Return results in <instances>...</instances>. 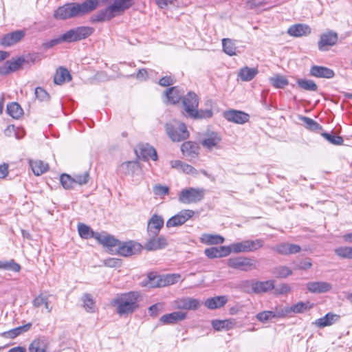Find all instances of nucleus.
Returning <instances> with one entry per match:
<instances>
[{
    "label": "nucleus",
    "instance_id": "nucleus-64",
    "mask_svg": "<svg viewBox=\"0 0 352 352\" xmlns=\"http://www.w3.org/2000/svg\"><path fill=\"white\" fill-rule=\"evenodd\" d=\"M62 42H66V41L63 38V34L56 38L52 39L51 41L43 43V47L47 49L50 48Z\"/></svg>",
    "mask_w": 352,
    "mask_h": 352
},
{
    "label": "nucleus",
    "instance_id": "nucleus-63",
    "mask_svg": "<svg viewBox=\"0 0 352 352\" xmlns=\"http://www.w3.org/2000/svg\"><path fill=\"white\" fill-rule=\"evenodd\" d=\"M179 171L188 175H196L197 174V170L193 166L184 162Z\"/></svg>",
    "mask_w": 352,
    "mask_h": 352
},
{
    "label": "nucleus",
    "instance_id": "nucleus-24",
    "mask_svg": "<svg viewBox=\"0 0 352 352\" xmlns=\"http://www.w3.org/2000/svg\"><path fill=\"white\" fill-rule=\"evenodd\" d=\"M311 32L310 28L304 23H296L288 29V34L293 36H302L309 34Z\"/></svg>",
    "mask_w": 352,
    "mask_h": 352
},
{
    "label": "nucleus",
    "instance_id": "nucleus-15",
    "mask_svg": "<svg viewBox=\"0 0 352 352\" xmlns=\"http://www.w3.org/2000/svg\"><path fill=\"white\" fill-rule=\"evenodd\" d=\"M223 116L228 121L239 124L247 122L250 118L248 113L234 109L225 111Z\"/></svg>",
    "mask_w": 352,
    "mask_h": 352
},
{
    "label": "nucleus",
    "instance_id": "nucleus-41",
    "mask_svg": "<svg viewBox=\"0 0 352 352\" xmlns=\"http://www.w3.org/2000/svg\"><path fill=\"white\" fill-rule=\"evenodd\" d=\"M31 325L32 324L30 323H28L23 326L18 327L8 331L4 332L3 333V336L10 338H14L15 337L21 334L22 332L27 331L28 330H29Z\"/></svg>",
    "mask_w": 352,
    "mask_h": 352
},
{
    "label": "nucleus",
    "instance_id": "nucleus-34",
    "mask_svg": "<svg viewBox=\"0 0 352 352\" xmlns=\"http://www.w3.org/2000/svg\"><path fill=\"white\" fill-rule=\"evenodd\" d=\"M197 148L196 144L190 141L185 142L181 146L182 153L190 157H195L197 155Z\"/></svg>",
    "mask_w": 352,
    "mask_h": 352
},
{
    "label": "nucleus",
    "instance_id": "nucleus-54",
    "mask_svg": "<svg viewBox=\"0 0 352 352\" xmlns=\"http://www.w3.org/2000/svg\"><path fill=\"white\" fill-rule=\"evenodd\" d=\"M60 183L64 188L70 189L74 187V178L67 174H63L60 178Z\"/></svg>",
    "mask_w": 352,
    "mask_h": 352
},
{
    "label": "nucleus",
    "instance_id": "nucleus-16",
    "mask_svg": "<svg viewBox=\"0 0 352 352\" xmlns=\"http://www.w3.org/2000/svg\"><path fill=\"white\" fill-rule=\"evenodd\" d=\"M164 226V219L161 216L153 214L148 221L147 231L149 236L155 237Z\"/></svg>",
    "mask_w": 352,
    "mask_h": 352
},
{
    "label": "nucleus",
    "instance_id": "nucleus-31",
    "mask_svg": "<svg viewBox=\"0 0 352 352\" xmlns=\"http://www.w3.org/2000/svg\"><path fill=\"white\" fill-rule=\"evenodd\" d=\"M72 76L69 71L64 67H59L54 75V82L56 85H62L66 81H70Z\"/></svg>",
    "mask_w": 352,
    "mask_h": 352
},
{
    "label": "nucleus",
    "instance_id": "nucleus-3",
    "mask_svg": "<svg viewBox=\"0 0 352 352\" xmlns=\"http://www.w3.org/2000/svg\"><path fill=\"white\" fill-rule=\"evenodd\" d=\"M182 104L184 111L189 117L194 119L209 118L212 116V111L211 109L205 110H198L199 98L197 95L192 92H188L182 98Z\"/></svg>",
    "mask_w": 352,
    "mask_h": 352
},
{
    "label": "nucleus",
    "instance_id": "nucleus-5",
    "mask_svg": "<svg viewBox=\"0 0 352 352\" xmlns=\"http://www.w3.org/2000/svg\"><path fill=\"white\" fill-rule=\"evenodd\" d=\"M133 3V0H115L111 6L106 9L101 20H110L116 15L120 14L125 10L129 8Z\"/></svg>",
    "mask_w": 352,
    "mask_h": 352
},
{
    "label": "nucleus",
    "instance_id": "nucleus-47",
    "mask_svg": "<svg viewBox=\"0 0 352 352\" xmlns=\"http://www.w3.org/2000/svg\"><path fill=\"white\" fill-rule=\"evenodd\" d=\"M1 269L17 272L20 271L21 267L18 263L11 260L9 261H0V270Z\"/></svg>",
    "mask_w": 352,
    "mask_h": 352
},
{
    "label": "nucleus",
    "instance_id": "nucleus-2",
    "mask_svg": "<svg viewBox=\"0 0 352 352\" xmlns=\"http://www.w3.org/2000/svg\"><path fill=\"white\" fill-rule=\"evenodd\" d=\"M140 294L138 292H130L122 294L113 300V305L116 307V311L120 316L129 315L133 313L138 307V303Z\"/></svg>",
    "mask_w": 352,
    "mask_h": 352
},
{
    "label": "nucleus",
    "instance_id": "nucleus-56",
    "mask_svg": "<svg viewBox=\"0 0 352 352\" xmlns=\"http://www.w3.org/2000/svg\"><path fill=\"white\" fill-rule=\"evenodd\" d=\"M36 98L40 101H47L50 98L48 93L42 87H38L34 91Z\"/></svg>",
    "mask_w": 352,
    "mask_h": 352
},
{
    "label": "nucleus",
    "instance_id": "nucleus-23",
    "mask_svg": "<svg viewBox=\"0 0 352 352\" xmlns=\"http://www.w3.org/2000/svg\"><path fill=\"white\" fill-rule=\"evenodd\" d=\"M273 249L280 254L287 255L299 252L301 248L298 245L283 243L277 245Z\"/></svg>",
    "mask_w": 352,
    "mask_h": 352
},
{
    "label": "nucleus",
    "instance_id": "nucleus-8",
    "mask_svg": "<svg viewBox=\"0 0 352 352\" xmlns=\"http://www.w3.org/2000/svg\"><path fill=\"white\" fill-rule=\"evenodd\" d=\"M166 128L168 136L173 142H180L188 138V131L184 123L178 122L175 125L167 124Z\"/></svg>",
    "mask_w": 352,
    "mask_h": 352
},
{
    "label": "nucleus",
    "instance_id": "nucleus-60",
    "mask_svg": "<svg viewBox=\"0 0 352 352\" xmlns=\"http://www.w3.org/2000/svg\"><path fill=\"white\" fill-rule=\"evenodd\" d=\"M169 188L168 186H162L160 184H157L153 186V192L156 195L158 196H164L168 193Z\"/></svg>",
    "mask_w": 352,
    "mask_h": 352
},
{
    "label": "nucleus",
    "instance_id": "nucleus-26",
    "mask_svg": "<svg viewBox=\"0 0 352 352\" xmlns=\"http://www.w3.org/2000/svg\"><path fill=\"white\" fill-rule=\"evenodd\" d=\"M228 302V298L226 296H219L208 298L204 304L210 309H215L223 307Z\"/></svg>",
    "mask_w": 352,
    "mask_h": 352
},
{
    "label": "nucleus",
    "instance_id": "nucleus-57",
    "mask_svg": "<svg viewBox=\"0 0 352 352\" xmlns=\"http://www.w3.org/2000/svg\"><path fill=\"white\" fill-rule=\"evenodd\" d=\"M330 45V34H322L318 43V47L320 50H327V46Z\"/></svg>",
    "mask_w": 352,
    "mask_h": 352
},
{
    "label": "nucleus",
    "instance_id": "nucleus-12",
    "mask_svg": "<svg viewBox=\"0 0 352 352\" xmlns=\"http://www.w3.org/2000/svg\"><path fill=\"white\" fill-rule=\"evenodd\" d=\"M142 248V246L140 243L130 241L124 243L120 241V244L116 250L118 254L123 256H129L140 253Z\"/></svg>",
    "mask_w": 352,
    "mask_h": 352
},
{
    "label": "nucleus",
    "instance_id": "nucleus-36",
    "mask_svg": "<svg viewBox=\"0 0 352 352\" xmlns=\"http://www.w3.org/2000/svg\"><path fill=\"white\" fill-rule=\"evenodd\" d=\"M30 165L35 175L39 176L46 172L48 164L41 160L30 161Z\"/></svg>",
    "mask_w": 352,
    "mask_h": 352
},
{
    "label": "nucleus",
    "instance_id": "nucleus-1",
    "mask_svg": "<svg viewBox=\"0 0 352 352\" xmlns=\"http://www.w3.org/2000/svg\"><path fill=\"white\" fill-rule=\"evenodd\" d=\"M108 1L87 0L82 3H67L58 8L54 12V16L57 20H65L71 17L81 16L96 9L100 3H105Z\"/></svg>",
    "mask_w": 352,
    "mask_h": 352
},
{
    "label": "nucleus",
    "instance_id": "nucleus-51",
    "mask_svg": "<svg viewBox=\"0 0 352 352\" xmlns=\"http://www.w3.org/2000/svg\"><path fill=\"white\" fill-rule=\"evenodd\" d=\"M334 252L337 256L342 258H350L351 247L349 246H340L334 250Z\"/></svg>",
    "mask_w": 352,
    "mask_h": 352
},
{
    "label": "nucleus",
    "instance_id": "nucleus-46",
    "mask_svg": "<svg viewBox=\"0 0 352 352\" xmlns=\"http://www.w3.org/2000/svg\"><path fill=\"white\" fill-rule=\"evenodd\" d=\"M272 85L276 88H283L288 85L287 79L280 75H276L270 79Z\"/></svg>",
    "mask_w": 352,
    "mask_h": 352
},
{
    "label": "nucleus",
    "instance_id": "nucleus-48",
    "mask_svg": "<svg viewBox=\"0 0 352 352\" xmlns=\"http://www.w3.org/2000/svg\"><path fill=\"white\" fill-rule=\"evenodd\" d=\"M25 66H31L41 60L38 53L28 54L22 56Z\"/></svg>",
    "mask_w": 352,
    "mask_h": 352
},
{
    "label": "nucleus",
    "instance_id": "nucleus-25",
    "mask_svg": "<svg viewBox=\"0 0 352 352\" xmlns=\"http://www.w3.org/2000/svg\"><path fill=\"white\" fill-rule=\"evenodd\" d=\"M252 288L255 293H265L274 288V280L254 281Z\"/></svg>",
    "mask_w": 352,
    "mask_h": 352
},
{
    "label": "nucleus",
    "instance_id": "nucleus-44",
    "mask_svg": "<svg viewBox=\"0 0 352 352\" xmlns=\"http://www.w3.org/2000/svg\"><path fill=\"white\" fill-rule=\"evenodd\" d=\"M47 344L45 340H34L29 346L30 352H46Z\"/></svg>",
    "mask_w": 352,
    "mask_h": 352
},
{
    "label": "nucleus",
    "instance_id": "nucleus-13",
    "mask_svg": "<svg viewBox=\"0 0 352 352\" xmlns=\"http://www.w3.org/2000/svg\"><path fill=\"white\" fill-rule=\"evenodd\" d=\"M195 212L192 210H182L166 221V227L172 228L183 225L189 219L192 218Z\"/></svg>",
    "mask_w": 352,
    "mask_h": 352
},
{
    "label": "nucleus",
    "instance_id": "nucleus-33",
    "mask_svg": "<svg viewBox=\"0 0 352 352\" xmlns=\"http://www.w3.org/2000/svg\"><path fill=\"white\" fill-rule=\"evenodd\" d=\"M182 94L177 87L168 88L165 91L166 99L171 104L179 102L182 98Z\"/></svg>",
    "mask_w": 352,
    "mask_h": 352
},
{
    "label": "nucleus",
    "instance_id": "nucleus-14",
    "mask_svg": "<svg viewBox=\"0 0 352 352\" xmlns=\"http://www.w3.org/2000/svg\"><path fill=\"white\" fill-rule=\"evenodd\" d=\"M139 159L143 160H157V154L155 149L148 144H139L135 150Z\"/></svg>",
    "mask_w": 352,
    "mask_h": 352
},
{
    "label": "nucleus",
    "instance_id": "nucleus-61",
    "mask_svg": "<svg viewBox=\"0 0 352 352\" xmlns=\"http://www.w3.org/2000/svg\"><path fill=\"white\" fill-rule=\"evenodd\" d=\"M218 248V252L219 254V258H223L228 256L232 252L233 253L232 250V243L230 245L228 246H220Z\"/></svg>",
    "mask_w": 352,
    "mask_h": 352
},
{
    "label": "nucleus",
    "instance_id": "nucleus-6",
    "mask_svg": "<svg viewBox=\"0 0 352 352\" xmlns=\"http://www.w3.org/2000/svg\"><path fill=\"white\" fill-rule=\"evenodd\" d=\"M204 197V190L201 188H189L183 189L178 197L179 202L190 204L200 201Z\"/></svg>",
    "mask_w": 352,
    "mask_h": 352
},
{
    "label": "nucleus",
    "instance_id": "nucleus-53",
    "mask_svg": "<svg viewBox=\"0 0 352 352\" xmlns=\"http://www.w3.org/2000/svg\"><path fill=\"white\" fill-rule=\"evenodd\" d=\"M247 246V240H244L241 242L234 243H232L233 253L239 254L242 252H248Z\"/></svg>",
    "mask_w": 352,
    "mask_h": 352
},
{
    "label": "nucleus",
    "instance_id": "nucleus-18",
    "mask_svg": "<svg viewBox=\"0 0 352 352\" xmlns=\"http://www.w3.org/2000/svg\"><path fill=\"white\" fill-rule=\"evenodd\" d=\"M187 317V313L178 311L170 314L163 315L160 318V322L164 324H175L177 322L185 320Z\"/></svg>",
    "mask_w": 352,
    "mask_h": 352
},
{
    "label": "nucleus",
    "instance_id": "nucleus-62",
    "mask_svg": "<svg viewBox=\"0 0 352 352\" xmlns=\"http://www.w3.org/2000/svg\"><path fill=\"white\" fill-rule=\"evenodd\" d=\"M218 248L217 247H212L210 248H206L204 250L205 255L210 259L219 258V254L218 252Z\"/></svg>",
    "mask_w": 352,
    "mask_h": 352
},
{
    "label": "nucleus",
    "instance_id": "nucleus-20",
    "mask_svg": "<svg viewBox=\"0 0 352 352\" xmlns=\"http://www.w3.org/2000/svg\"><path fill=\"white\" fill-rule=\"evenodd\" d=\"M24 36L25 31L16 30L6 34L1 38V43L4 46H11L21 40Z\"/></svg>",
    "mask_w": 352,
    "mask_h": 352
},
{
    "label": "nucleus",
    "instance_id": "nucleus-11",
    "mask_svg": "<svg viewBox=\"0 0 352 352\" xmlns=\"http://www.w3.org/2000/svg\"><path fill=\"white\" fill-rule=\"evenodd\" d=\"M202 305V301L190 297L179 298L173 302L175 309L184 310H197Z\"/></svg>",
    "mask_w": 352,
    "mask_h": 352
},
{
    "label": "nucleus",
    "instance_id": "nucleus-42",
    "mask_svg": "<svg viewBox=\"0 0 352 352\" xmlns=\"http://www.w3.org/2000/svg\"><path fill=\"white\" fill-rule=\"evenodd\" d=\"M7 112L13 118H19L23 115V109L17 102H12L7 106Z\"/></svg>",
    "mask_w": 352,
    "mask_h": 352
},
{
    "label": "nucleus",
    "instance_id": "nucleus-59",
    "mask_svg": "<svg viewBox=\"0 0 352 352\" xmlns=\"http://www.w3.org/2000/svg\"><path fill=\"white\" fill-rule=\"evenodd\" d=\"M318 327H324L330 324V313H327L323 318H319L313 322Z\"/></svg>",
    "mask_w": 352,
    "mask_h": 352
},
{
    "label": "nucleus",
    "instance_id": "nucleus-27",
    "mask_svg": "<svg viewBox=\"0 0 352 352\" xmlns=\"http://www.w3.org/2000/svg\"><path fill=\"white\" fill-rule=\"evenodd\" d=\"M224 241L222 236L215 234L204 233L200 237V241L208 245L221 244Z\"/></svg>",
    "mask_w": 352,
    "mask_h": 352
},
{
    "label": "nucleus",
    "instance_id": "nucleus-40",
    "mask_svg": "<svg viewBox=\"0 0 352 352\" xmlns=\"http://www.w3.org/2000/svg\"><path fill=\"white\" fill-rule=\"evenodd\" d=\"M299 119L303 122L304 126L308 130L315 132H319L322 130V127L319 124L310 118L300 116Z\"/></svg>",
    "mask_w": 352,
    "mask_h": 352
},
{
    "label": "nucleus",
    "instance_id": "nucleus-28",
    "mask_svg": "<svg viewBox=\"0 0 352 352\" xmlns=\"http://www.w3.org/2000/svg\"><path fill=\"white\" fill-rule=\"evenodd\" d=\"M284 314L283 312V309H277L276 311H264L258 313L256 315V318L258 320L265 322L271 319L276 318H283Z\"/></svg>",
    "mask_w": 352,
    "mask_h": 352
},
{
    "label": "nucleus",
    "instance_id": "nucleus-52",
    "mask_svg": "<svg viewBox=\"0 0 352 352\" xmlns=\"http://www.w3.org/2000/svg\"><path fill=\"white\" fill-rule=\"evenodd\" d=\"M164 304L163 302H157L151 305L148 308V314L151 317H157L159 314L163 311Z\"/></svg>",
    "mask_w": 352,
    "mask_h": 352
},
{
    "label": "nucleus",
    "instance_id": "nucleus-9",
    "mask_svg": "<svg viewBox=\"0 0 352 352\" xmlns=\"http://www.w3.org/2000/svg\"><path fill=\"white\" fill-rule=\"evenodd\" d=\"M180 275L170 274L162 276H156L153 278L149 276V285L152 287H163L173 285L179 281Z\"/></svg>",
    "mask_w": 352,
    "mask_h": 352
},
{
    "label": "nucleus",
    "instance_id": "nucleus-7",
    "mask_svg": "<svg viewBox=\"0 0 352 352\" xmlns=\"http://www.w3.org/2000/svg\"><path fill=\"white\" fill-rule=\"evenodd\" d=\"M94 29L89 26H80L72 29L63 34V38L67 43L82 40L89 36Z\"/></svg>",
    "mask_w": 352,
    "mask_h": 352
},
{
    "label": "nucleus",
    "instance_id": "nucleus-49",
    "mask_svg": "<svg viewBox=\"0 0 352 352\" xmlns=\"http://www.w3.org/2000/svg\"><path fill=\"white\" fill-rule=\"evenodd\" d=\"M297 84L300 88L307 91H316L317 89L316 84L311 80L299 79Z\"/></svg>",
    "mask_w": 352,
    "mask_h": 352
},
{
    "label": "nucleus",
    "instance_id": "nucleus-29",
    "mask_svg": "<svg viewBox=\"0 0 352 352\" xmlns=\"http://www.w3.org/2000/svg\"><path fill=\"white\" fill-rule=\"evenodd\" d=\"M236 324L234 319L214 320L212 321V326L217 331L230 330Z\"/></svg>",
    "mask_w": 352,
    "mask_h": 352
},
{
    "label": "nucleus",
    "instance_id": "nucleus-17",
    "mask_svg": "<svg viewBox=\"0 0 352 352\" xmlns=\"http://www.w3.org/2000/svg\"><path fill=\"white\" fill-rule=\"evenodd\" d=\"M96 239L102 245L107 247L111 252L116 251V249L120 244V241L112 236L102 234L98 232H96Z\"/></svg>",
    "mask_w": 352,
    "mask_h": 352
},
{
    "label": "nucleus",
    "instance_id": "nucleus-37",
    "mask_svg": "<svg viewBox=\"0 0 352 352\" xmlns=\"http://www.w3.org/2000/svg\"><path fill=\"white\" fill-rule=\"evenodd\" d=\"M81 300L82 306L87 312L94 313L96 311V302L90 294H84Z\"/></svg>",
    "mask_w": 352,
    "mask_h": 352
},
{
    "label": "nucleus",
    "instance_id": "nucleus-19",
    "mask_svg": "<svg viewBox=\"0 0 352 352\" xmlns=\"http://www.w3.org/2000/svg\"><path fill=\"white\" fill-rule=\"evenodd\" d=\"M221 140V137L218 133L212 132L205 135L201 141V144L203 147L212 150L213 148H217Z\"/></svg>",
    "mask_w": 352,
    "mask_h": 352
},
{
    "label": "nucleus",
    "instance_id": "nucleus-50",
    "mask_svg": "<svg viewBox=\"0 0 352 352\" xmlns=\"http://www.w3.org/2000/svg\"><path fill=\"white\" fill-rule=\"evenodd\" d=\"M248 252H254L264 245V241L261 239L255 240H247Z\"/></svg>",
    "mask_w": 352,
    "mask_h": 352
},
{
    "label": "nucleus",
    "instance_id": "nucleus-32",
    "mask_svg": "<svg viewBox=\"0 0 352 352\" xmlns=\"http://www.w3.org/2000/svg\"><path fill=\"white\" fill-rule=\"evenodd\" d=\"M258 72V70L256 67H244L239 70L238 76L243 81H250L256 76Z\"/></svg>",
    "mask_w": 352,
    "mask_h": 352
},
{
    "label": "nucleus",
    "instance_id": "nucleus-55",
    "mask_svg": "<svg viewBox=\"0 0 352 352\" xmlns=\"http://www.w3.org/2000/svg\"><path fill=\"white\" fill-rule=\"evenodd\" d=\"M89 175L88 172H85L83 174H75L73 177L74 184L79 185L86 184L88 182Z\"/></svg>",
    "mask_w": 352,
    "mask_h": 352
},
{
    "label": "nucleus",
    "instance_id": "nucleus-4",
    "mask_svg": "<svg viewBox=\"0 0 352 352\" xmlns=\"http://www.w3.org/2000/svg\"><path fill=\"white\" fill-rule=\"evenodd\" d=\"M229 267L243 272H249L257 268L254 259L245 256H235L228 259Z\"/></svg>",
    "mask_w": 352,
    "mask_h": 352
},
{
    "label": "nucleus",
    "instance_id": "nucleus-38",
    "mask_svg": "<svg viewBox=\"0 0 352 352\" xmlns=\"http://www.w3.org/2000/svg\"><path fill=\"white\" fill-rule=\"evenodd\" d=\"M272 273L276 278H285L292 274V270L287 266L279 265L274 267Z\"/></svg>",
    "mask_w": 352,
    "mask_h": 352
},
{
    "label": "nucleus",
    "instance_id": "nucleus-21",
    "mask_svg": "<svg viewBox=\"0 0 352 352\" xmlns=\"http://www.w3.org/2000/svg\"><path fill=\"white\" fill-rule=\"evenodd\" d=\"M313 307V304L310 303V302L307 301L305 302H299L292 307H286L283 309V312L284 314V317H285L287 314L291 312L294 313H303L308 310H309Z\"/></svg>",
    "mask_w": 352,
    "mask_h": 352
},
{
    "label": "nucleus",
    "instance_id": "nucleus-22",
    "mask_svg": "<svg viewBox=\"0 0 352 352\" xmlns=\"http://www.w3.org/2000/svg\"><path fill=\"white\" fill-rule=\"evenodd\" d=\"M167 244L166 239L160 236L157 238L153 237V239H151L145 243L144 247L148 251H153L164 248Z\"/></svg>",
    "mask_w": 352,
    "mask_h": 352
},
{
    "label": "nucleus",
    "instance_id": "nucleus-35",
    "mask_svg": "<svg viewBox=\"0 0 352 352\" xmlns=\"http://www.w3.org/2000/svg\"><path fill=\"white\" fill-rule=\"evenodd\" d=\"M307 288L311 293H322L329 289V285L325 282H309Z\"/></svg>",
    "mask_w": 352,
    "mask_h": 352
},
{
    "label": "nucleus",
    "instance_id": "nucleus-58",
    "mask_svg": "<svg viewBox=\"0 0 352 352\" xmlns=\"http://www.w3.org/2000/svg\"><path fill=\"white\" fill-rule=\"evenodd\" d=\"M276 295L287 294L291 292L290 286L287 283H282L273 289Z\"/></svg>",
    "mask_w": 352,
    "mask_h": 352
},
{
    "label": "nucleus",
    "instance_id": "nucleus-10",
    "mask_svg": "<svg viewBox=\"0 0 352 352\" xmlns=\"http://www.w3.org/2000/svg\"><path fill=\"white\" fill-rule=\"evenodd\" d=\"M25 66L22 56L12 57L0 66V74L8 75L16 72Z\"/></svg>",
    "mask_w": 352,
    "mask_h": 352
},
{
    "label": "nucleus",
    "instance_id": "nucleus-45",
    "mask_svg": "<svg viewBox=\"0 0 352 352\" xmlns=\"http://www.w3.org/2000/svg\"><path fill=\"white\" fill-rule=\"evenodd\" d=\"M222 45L225 53L230 56L235 54L236 47L234 42L230 38H223L222 40Z\"/></svg>",
    "mask_w": 352,
    "mask_h": 352
},
{
    "label": "nucleus",
    "instance_id": "nucleus-43",
    "mask_svg": "<svg viewBox=\"0 0 352 352\" xmlns=\"http://www.w3.org/2000/svg\"><path fill=\"white\" fill-rule=\"evenodd\" d=\"M78 230L80 236L84 239H96V232H94L88 226L80 223L78 226Z\"/></svg>",
    "mask_w": 352,
    "mask_h": 352
},
{
    "label": "nucleus",
    "instance_id": "nucleus-39",
    "mask_svg": "<svg viewBox=\"0 0 352 352\" xmlns=\"http://www.w3.org/2000/svg\"><path fill=\"white\" fill-rule=\"evenodd\" d=\"M310 74L318 78H330V69L325 67L313 66Z\"/></svg>",
    "mask_w": 352,
    "mask_h": 352
},
{
    "label": "nucleus",
    "instance_id": "nucleus-30",
    "mask_svg": "<svg viewBox=\"0 0 352 352\" xmlns=\"http://www.w3.org/2000/svg\"><path fill=\"white\" fill-rule=\"evenodd\" d=\"M49 295H44V294L41 293L36 297L34 298L32 300V305L34 308H38L42 305L45 306L47 313H51L52 310V307L50 305L49 302Z\"/></svg>",
    "mask_w": 352,
    "mask_h": 352
}]
</instances>
